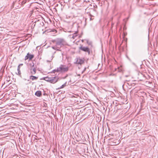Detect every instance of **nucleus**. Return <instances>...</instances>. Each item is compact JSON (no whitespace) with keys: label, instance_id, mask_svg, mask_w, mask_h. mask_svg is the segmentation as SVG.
Masks as SVG:
<instances>
[{"label":"nucleus","instance_id":"obj_27","mask_svg":"<svg viewBox=\"0 0 158 158\" xmlns=\"http://www.w3.org/2000/svg\"><path fill=\"white\" fill-rule=\"evenodd\" d=\"M18 73H19V74H20V72H18Z\"/></svg>","mask_w":158,"mask_h":158},{"label":"nucleus","instance_id":"obj_29","mask_svg":"<svg viewBox=\"0 0 158 158\" xmlns=\"http://www.w3.org/2000/svg\"><path fill=\"white\" fill-rule=\"evenodd\" d=\"M39 21H39V20H38L37 22H39Z\"/></svg>","mask_w":158,"mask_h":158},{"label":"nucleus","instance_id":"obj_14","mask_svg":"<svg viewBox=\"0 0 158 158\" xmlns=\"http://www.w3.org/2000/svg\"><path fill=\"white\" fill-rule=\"evenodd\" d=\"M29 65H30V68H33L34 67H35V66L34 65V63L33 62H32L31 63H30L29 64Z\"/></svg>","mask_w":158,"mask_h":158},{"label":"nucleus","instance_id":"obj_31","mask_svg":"<svg viewBox=\"0 0 158 158\" xmlns=\"http://www.w3.org/2000/svg\"><path fill=\"white\" fill-rule=\"evenodd\" d=\"M80 22H81V23H82V21H80Z\"/></svg>","mask_w":158,"mask_h":158},{"label":"nucleus","instance_id":"obj_8","mask_svg":"<svg viewBox=\"0 0 158 158\" xmlns=\"http://www.w3.org/2000/svg\"><path fill=\"white\" fill-rule=\"evenodd\" d=\"M6 81L8 82V84L9 85L12 83V81L10 80V77L8 75L7 76L6 78Z\"/></svg>","mask_w":158,"mask_h":158},{"label":"nucleus","instance_id":"obj_16","mask_svg":"<svg viewBox=\"0 0 158 158\" xmlns=\"http://www.w3.org/2000/svg\"><path fill=\"white\" fill-rule=\"evenodd\" d=\"M19 3L20 5H23L22 0H19Z\"/></svg>","mask_w":158,"mask_h":158},{"label":"nucleus","instance_id":"obj_13","mask_svg":"<svg viewBox=\"0 0 158 158\" xmlns=\"http://www.w3.org/2000/svg\"><path fill=\"white\" fill-rule=\"evenodd\" d=\"M77 31H75V32H74L73 34V35L72 37V38H73V39H75V38L76 37V36L77 35Z\"/></svg>","mask_w":158,"mask_h":158},{"label":"nucleus","instance_id":"obj_26","mask_svg":"<svg viewBox=\"0 0 158 158\" xmlns=\"http://www.w3.org/2000/svg\"><path fill=\"white\" fill-rule=\"evenodd\" d=\"M84 40H81V41H82V42H84Z\"/></svg>","mask_w":158,"mask_h":158},{"label":"nucleus","instance_id":"obj_32","mask_svg":"<svg viewBox=\"0 0 158 158\" xmlns=\"http://www.w3.org/2000/svg\"><path fill=\"white\" fill-rule=\"evenodd\" d=\"M55 30V31H56V30Z\"/></svg>","mask_w":158,"mask_h":158},{"label":"nucleus","instance_id":"obj_17","mask_svg":"<svg viewBox=\"0 0 158 158\" xmlns=\"http://www.w3.org/2000/svg\"><path fill=\"white\" fill-rule=\"evenodd\" d=\"M64 86L63 85L61 86H60V87H59L58 88V89H59L63 88H64Z\"/></svg>","mask_w":158,"mask_h":158},{"label":"nucleus","instance_id":"obj_23","mask_svg":"<svg viewBox=\"0 0 158 158\" xmlns=\"http://www.w3.org/2000/svg\"><path fill=\"white\" fill-rule=\"evenodd\" d=\"M52 48L53 49H56V47H52Z\"/></svg>","mask_w":158,"mask_h":158},{"label":"nucleus","instance_id":"obj_21","mask_svg":"<svg viewBox=\"0 0 158 158\" xmlns=\"http://www.w3.org/2000/svg\"><path fill=\"white\" fill-rule=\"evenodd\" d=\"M56 70H57V69H54V70H53L52 72L53 73H55V72H57V71Z\"/></svg>","mask_w":158,"mask_h":158},{"label":"nucleus","instance_id":"obj_9","mask_svg":"<svg viewBox=\"0 0 158 158\" xmlns=\"http://www.w3.org/2000/svg\"><path fill=\"white\" fill-rule=\"evenodd\" d=\"M35 95L37 97H40L42 95L41 92L40 90L37 91L35 93Z\"/></svg>","mask_w":158,"mask_h":158},{"label":"nucleus","instance_id":"obj_15","mask_svg":"<svg viewBox=\"0 0 158 158\" xmlns=\"http://www.w3.org/2000/svg\"><path fill=\"white\" fill-rule=\"evenodd\" d=\"M90 20H92L94 19V17L93 16L91 15L90 14Z\"/></svg>","mask_w":158,"mask_h":158},{"label":"nucleus","instance_id":"obj_11","mask_svg":"<svg viewBox=\"0 0 158 158\" xmlns=\"http://www.w3.org/2000/svg\"><path fill=\"white\" fill-rule=\"evenodd\" d=\"M50 77H44L41 80L43 79V80H45L46 81H47L48 82H50Z\"/></svg>","mask_w":158,"mask_h":158},{"label":"nucleus","instance_id":"obj_10","mask_svg":"<svg viewBox=\"0 0 158 158\" xmlns=\"http://www.w3.org/2000/svg\"><path fill=\"white\" fill-rule=\"evenodd\" d=\"M38 78L37 77L34 76H31L30 77V79L33 81L35 80H37Z\"/></svg>","mask_w":158,"mask_h":158},{"label":"nucleus","instance_id":"obj_19","mask_svg":"<svg viewBox=\"0 0 158 158\" xmlns=\"http://www.w3.org/2000/svg\"><path fill=\"white\" fill-rule=\"evenodd\" d=\"M93 7L95 8H97V6L94 3L93 4Z\"/></svg>","mask_w":158,"mask_h":158},{"label":"nucleus","instance_id":"obj_6","mask_svg":"<svg viewBox=\"0 0 158 158\" xmlns=\"http://www.w3.org/2000/svg\"><path fill=\"white\" fill-rule=\"evenodd\" d=\"M34 57V55L30 54L29 53H28L27 54V55L25 56L24 58V60H26L27 59H29V60H31Z\"/></svg>","mask_w":158,"mask_h":158},{"label":"nucleus","instance_id":"obj_18","mask_svg":"<svg viewBox=\"0 0 158 158\" xmlns=\"http://www.w3.org/2000/svg\"><path fill=\"white\" fill-rule=\"evenodd\" d=\"M23 5H24L27 2L26 0H22Z\"/></svg>","mask_w":158,"mask_h":158},{"label":"nucleus","instance_id":"obj_3","mask_svg":"<svg viewBox=\"0 0 158 158\" xmlns=\"http://www.w3.org/2000/svg\"><path fill=\"white\" fill-rule=\"evenodd\" d=\"M79 49L84 52H88L89 55L90 54L89 48L87 47L81 46L79 47Z\"/></svg>","mask_w":158,"mask_h":158},{"label":"nucleus","instance_id":"obj_22","mask_svg":"<svg viewBox=\"0 0 158 158\" xmlns=\"http://www.w3.org/2000/svg\"><path fill=\"white\" fill-rule=\"evenodd\" d=\"M66 84H67V82H66L63 85L64 86V87H65V86H66Z\"/></svg>","mask_w":158,"mask_h":158},{"label":"nucleus","instance_id":"obj_12","mask_svg":"<svg viewBox=\"0 0 158 158\" xmlns=\"http://www.w3.org/2000/svg\"><path fill=\"white\" fill-rule=\"evenodd\" d=\"M85 40L86 41L88 45L91 46H92V42L91 41H90L87 39H85Z\"/></svg>","mask_w":158,"mask_h":158},{"label":"nucleus","instance_id":"obj_2","mask_svg":"<svg viewBox=\"0 0 158 158\" xmlns=\"http://www.w3.org/2000/svg\"><path fill=\"white\" fill-rule=\"evenodd\" d=\"M56 46H60L61 47L65 44V42L63 39L58 38L56 40Z\"/></svg>","mask_w":158,"mask_h":158},{"label":"nucleus","instance_id":"obj_7","mask_svg":"<svg viewBox=\"0 0 158 158\" xmlns=\"http://www.w3.org/2000/svg\"><path fill=\"white\" fill-rule=\"evenodd\" d=\"M37 68V66L36 65L35 66V67L32 68H30L29 69V70L30 72V73L32 75H34L36 73V68Z\"/></svg>","mask_w":158,"mask_h":158},{"label":"nucleus","instance_id":"obj_30","mask_svg":"<svg viewBox=\"0 0 158 158\" xmlns=\"http://www.w3.org/2000/svg\"><path fill=\"white\" fill-rule=\"evenodd\" d=\"M80 26H79V25H78V27H80Z\"/></svg>","mask_w":158,"mask_h":158},{"label":"nucleus","instance_id":"obj_20","mask_svg":"<svg viewBox=\"0 0 158 158\" xmlns=\"http://www.w3.org/2000/svg\"><path fill=\"white\" fill-rule=\"evenodd\" d=\"M20 65H19L18 67V69H17V70H18V72H20Z\"/></svg>","mask_w":158,"mask_h":158},{"label":"nucleus","instance_id":"obj_25","mask_svg":"<svg viewBox=\"0 0 158 158\" xmlns=\"http://www.w3.org/2000/svg\"><path fill=\"white\" fill-rule=\"evenodd\" d=\"M19 65H23V64H20Z\"/></svg>","mask_w":158,"mask_h":158},{"label":"nucleus","instance_id":"obj_28","mask_svg":"<svg viewBox=\"0 0 158 158\" xmlns=\"http://www.w3.org/2000/svg\"><path fill=\"white\" fill-rule=\"evenodd\" d=\"M94 11H96V10L95 9H94Z\"/></svg>","mask_w":158,"mask_h":158},{"label":"nucleus","instance_id":"obj_5","mask_svg":"<svg viewBox=\"0 0 158 158\" xmlns=\"http://www.w3.org/2000/svg\"><path fill=\"white\" fill-rule=\"evenodd\" d=\"M76 61L75 63L81 64L84 63L85 59L84 58L81 59L80 58H76L75 59Z\"/></svg>","mask_w":158,"mask_h":158},{"label":"nucleus","instance_id":"obj_24","mask_svg":"<svg viewBox=\"0 0 158 158\" xmlns=\"http://www.w3.org/2000/svg\"><path fill=\"white\" fill-rule=\"evenodd\" d=\"M86 68H85H85H84V71H85L86 70Z\"/></svg>","mask_w":158,"mask_h":158},{"label":"nucleus","instance_id":"obj_4","mask_svg":"<svg viewBox=\"0 0 158 158\" xmlns=\"http://www.w3.org/2000/svg\"><path fill=\"white\" fill-rule=\"evenodd\" d=\"M59 77L57 76L50 77V82L51 83L54 84L59 79Z\"/></svg>","mask_w":158,"mask_h":158},{"label":"nucleus","instance_id":"obj_1","mask_svg":"<svg viewBox=\"0 0 158 158\" xmlns=\"http://www.w3.org/2000/svg\"><path fill=\"white\" fill-rule=\"evenodd\" d=\"M69 70V68L66 67L65 65H61L57 69V72H67Z\"/></svg>","mask_w":158,"mask_h":158}]
</instances>
